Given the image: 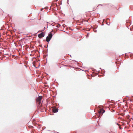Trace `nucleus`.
<instances>
[{
  "label": "nucleus",
  "mask_w": 133,
  "mask_h": 133,
  "mask_svg": "<svg viewBox=\"0 0 133 133\" xmlns=\"http://www.w3.org/2000/svg\"><path fill=\"white\" fill-rule=\"evenodd\" d=\"M43 97L42 96H40L38 97L36 99V103L37 105H38V108H40L41 109H42V106L41 105H40L41 103V100Z\"/></svg>",
  "instance_id": "1"
},
{
  "label": "nucleus",
  "mask_w": 133,
  "mask_h": 133,
  "mask_svg": "<svg viewBox=\"0 0 133 133\" xmlns=\"http://www.w3.org/2000/svg\"><path fill=\"white\" fill-rule=\"evenodd\" d=\"M105 112V110L102 109H100L99 110H98V113L99 115H98V117H99L100 116H102L103 114Z\"/></svg>",
  "instance_id": "2"
},
{
  "label": "nucleus",
  "mask_w": 133,
  "mask_h": 133,
  "mask_svg": "<svg viewBox=\"0 0 133 133\" xmlns=\"http://www.w3.org/2000/svg\"><path fill=\"white\" fill-rule=\"evenodd\" d=\"M52 36V33H50L47 36L46 38V41L47 42H49Z\"/></svg>",
  "instance_id": "3"
},
{
  "label": "nucleus",
  "mask_w": 133,
  "mask_h": 133,
  "mask_svg": "<svg viewBox=\"0 0 133 133\" xmlns=\"http://www.w3.org/2000/svg\"><path fill=\"white\" fill-rule=\"evenodd\" d=\"M44 33L43 32H41L38 35V36L39 38H42L44 37Z\"/></svg>",
  "instance_id": "4"
},
{
  "label": "nucleus",
  "mask_w": 133,
  "mask_h": 133,
  "mask_svg": "<svg viewBox=\"0 0 133 133\" xmlns=\"http://www.w3.org/2000/svg\"><path fill=\"white\" fill-rule=\"evenodd\" d=\"M52 110L54 113L57 112L58 111V109L56 108H53L52 109Z\"/></svg>",
  "instance_id": "5"
},
{
  "label": "nucleus",
  "mask_w": 133,
  "mask_h": 133,
  "mask_svg": "<svg viewBox=\"0 0 133 133\" xmlns=\"http://www.w3.org/2000/svg\"><path fill=\"white\" fill-rule=\"evenodd\" d=\"M38 62L37 61H35L33 62V65L35 67H36V65Z\"/></svg>",
  "instance_id": "6"
},
{
  "label": "nucleus",
  "mask_w": 133,
  "mask_h": 133,
  "mask_svg": "<svg viewBox=\"0 0 133 133\" xmlns=\"http://www.w3.org/2000/svg\"><path fill=\"white\" fill-rule=\"evenodd\" d=\"M117 124L118 125H119V128L120 129H121V128L120 127V125H119V124Z\"/></svg>",
  "instance_id": "7"
},
{
  "label": "nucleus",
  "mask_w": 133,
  "mask_h": 133,
  "mask_svg": "<svg viewBox=\"0 0 133 133\" xmlns=\"http://www.w3.org/2000/svg\"><path fill=\"white\" fill-rule=\"evenodd\" d=\"M60 25L59 24L57 26L58 27H59L60 26Z\"/></svg>",
  "instance_id": "8"
},
{
  "label": "nucleus",
  "mask_w": 133,
  "mask_h": 133,
  "mask_svg": "<svg viewBox=\"0 0 133 133\" xmlns=\"http://www.w3.org/2000/svg\"><path fill=\"white\" fill-rule=\"evenodd\" d=\"M57 1H58L57 0H55V2H57Z\"/></svg>",
  "instance_id": "9"
},
{
  "label": "nucleus",
  "mask_w": 133,
  "mask_h": 133,
  "mask_svg": "<svg viewBox=\"0 0 133 133\" xmlns=\"http://www.w3.org/2000/svg\"><path fill=\"white\" fill-rule=\"evenodd\" d=\"M44 110H45V107H44Z\"/></svg>",
  "instance_id": "10"
},
{
  "label": "nucleus",
  "mask_w": 133,
  "mask_h": 133,
  "mask_svg": "<svg viewBox=\"0 0 133 133\" xmlns=\"http://www.w3.org/2000/svg\"><path fill=\"white\" fill-rule=\"evenodd\" d=\"M41 111H44V110H41Z\"/></svg>",
  "instance_id": "11"
}]
</instances>
